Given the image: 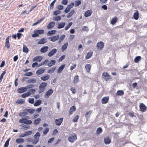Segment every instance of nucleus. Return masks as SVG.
Segmentation results:
<instances>
[{"instance_id":"nucleus-1","label":"nucleus","mask_w":147,"mask_h":147,"mask_svg":"<svg viewBox=\"0 0 147 147\" xmlns=\"http://www.w3.org/2000/svg\"><path fill=\"white\" fill-rule=\"evenodd\" d=\"M47 83L45 82L41 83L39 86L38 92L41 93L43 92L45 90L46 87L47 86Z\"/></svg>"},{"instance_id":"nucleus-2","label":"nucleus","mask_w":147,"mask_h":147,"mask_svg":"<svg viewBox=\"0 0 147 147\" xmlns=\"http://www.w3.org/2000/svg\"><path fill=\"white\" fill-rule=\"evenodd\" d=\"M77 139V135L74 133L70 134L68 138V140L72 143L74 142Z\"/></svg>"},{"instance_id":"nucleus-3","label":"nucleus","mask_w":147,"mask_h":147,"mask_svg":"<svg viewBox=\"0 0 147 147\" xmlns=\"http://www.w3.org/2000/svg\"><path fill=\"white\" fill-rule=\"evenodd\" d=\"M34 32V33L32 35V36L33 37H36L38 36L39 34H44L45 31L44 30H35Z\"/></svg>"},{"instance_id":"nucleus-4","label":"nucleus","mask_w":147,"mask_h":147,"mask_svg":"<svg viewBox=\"0 0 147 147\" xmlns=\"http://www.w3.org/2000/svg\"><path fill=\"white\" fill-rule=\"evenodd\" d=\"M19 122L20 123H23L25 124L29 125L32 123V121L30 120H28L25 118H22L20 119Z\"/></svg>"},{"instance_id":"nucleus-5","label":"nucleus","mask_w":147,"mask_h":147,"mask_svg":"<svg viewBox=\"0 0 147 147\" xmlns=\"http://www.w3.org/2000/svg\"><path fill=\"white\" fill-rule=\"evenodd\" d=\"M102 77L106 81H107L109 79H111V78L110 77V76L107 72H103L102 75Z\"/></svg>"},{"instance_id":"nucleus-6","label":"nucleus","mask_w":147,"mask_h":147,"mask_svg":"<svg viewBox=\"0 0 147 147\" xmlns=\"http://www.w3.org/2000/svg\"><path fill=\"white\" fill-rule=\"evenodd\" d=\"M139 106L140 111H141L144 112L146 111L147 107L146 105L143 103H140Z\"/></svg>"},{"instance_id":"nucleus-7","label":"nucleus","mask_w":147,"mask_h":147,"mask_svg":"<svg viewBox=\"0 0 147 147\" xmlns=\"http://www.w3.org/2000/svg\"><path fill=\"white\" fill-rule=\"evenodd\" d=\"M63 118L61 117L59 119H56L55 120V122L56 124L58 126L60 125L62 122Z\"/></svg>"},{"instance_id":"nucleus-8","label":"nucleus","mask_w":147,"mask_h":147,"mask_svg":"<svg viewBox=\"0 0 147 147\" xmlns=\"http://www.w3.org/2000/svg\"><path fill=\"white\" fill-rule=\"evenodd\" d=\"M104 47V43L102 41L98 42L97 44V47L98 49L101 50Z\"/></svg>"},{"instance_id":"nucleus-9","label":"nucleus","mask_w":147,"mask_h":147,"mask_svg":"<svg viewBox=\"0 0 147 147\" xmlns=\"http://www.w3.org/2000/svg\"><path fill=\"white\" fill-rule=\"evenodd\" d=\"M53 90L52 89H49L46 92L45 94V97L46 98H49V96L53 94Z\"/></svg>"},{"instance_id":"nucleus-10","label":"nucleus","mask_w":147,"mask_h":147,"mask_svg":"<svg viewBox=\"0 0 147 147\" xmlns=\"http://www.w3.org/2000/svg\"><path fill=\"white\" fill-rule=\"evenodd\" d=\"M104 142L106 144H109L111 142V139L109 136L105 137L104 139Z\"/></svg>"},{"instance_id":"nucleus-11","label":"nucleus","mask_w":147,"mask_h":147,"mask_svg":"<svg viewBox=\"0 0 147 147\" xmlns=\"http://www.w3.org/2000/svg\"><path fill=\"white\" fill-rule=\"evenodd\" d=\"M109 100V96L103 97L101 100V102L102 104H105L108 103Z\"/></svg>"},{"instance_id":"nucleus-12","label":"nucleus","mask_w":147,"mask_h":147,"mask_svg":"<svg viewBox=\"0 0 147 147\" xmlns=\"http://www.w3.org/2000/svg\"><path fill=\"white\" fill-rule=\"evenodd\" d=\"M59 35H57L56 36H54L51 37L50 38L51 39V41L53 42H55L59 39Z\"/></svg>"},{"instance_id":"nucleus-13","label":"nucleus","mask_w":147,"mask_h":147,"mask_svg":"<svg viewBox=\"0 0 147 147\" xmlns=\"http://www.w3.org/2000/svg\"><path fill=\"white\" fill-rule=\"evenodd\" d=\"M26 87H21L18 89V92L19 93H22L27 91Z\"/></svg>"},{"instance_id":"nucleus-14","label":"nucleus","mask_w":147,"mask_h":147,"mask_svg":"<svg viewBox=\"0 0 147 147\" xmlns=\"http://www.w3.org/2000/svg\"><path fill=\"white\" fill-rule=\"evenodd\" d=\"M57 51L56 49H53L48 53V56L49 57H52L55 53Z\"/></svg>"},{"instance_id":"nucleus-15","label":"nucleus","mask_w":147,"mask_h":147,"mask_svg":"<svg viewBox=\"0 0 147 147\" xmlns=\"http://www.w3.org/2000/svg\"><path fill=\"white\" fill-rule=\"evenodd\" d=\"M49 48L48 46H44L41 48L40 49V51L42 53H45L48 51Z\"/></svg>"},{"instance_id":"nucleus-16","label":"nucleus","mask_w":147,"mask_h":147,"mask_svg":"<svg viewBox=\"0 0 147 147\" xmlns=\"http://www.w3.org/2000/svg\"><path fill=\"white\" fill-rule=\"evenodd\" d=\"M55 25V23L54 22H50L47 26V28L48 29H51L53 28Z\"/></svg>"},{"instance_id":"nucleus-17","label":"nucleus","mask_w":147,"mask_h":147,"mask_svg":"<svg viewBox=\"0 0 147 147\" xmlns=\"http://www.w3.org/2000/svg\"><path fill=\"white\" fill-rule=\"evenodd\" d=\"M135 11L133 17L134 19L137 20L139 18V13L138 10H136Z\"/></svg>"},{"instance_id":"nucleus-18","label":"nucleus","mask_w":147,"mask_h":147,"mask_svg":"<svg viewBox=\"0 0 147 147\" xmlns=\"http://www.w3.org/2000/svg\"><path fill=\"white\" fill-rule=\"evenodd\" d=\"M50 78V76L49 75H44L41 77L40 79L41 80L45 81L48 80Z\"/></svg>"},{"instance_id":"nucleus-19","label":"nucleus","mask_w":147,"mask_h":147,"mask_svg":"<svg viewBox=\"0 0 147 147\" xmlns=\"http://www.w3.org/2000/svg\"><path fill=\"white\" fill-rule=\"evenodd\" d=\"M42 59V57L41 56H36L33 59V61H36L37 62H39L41 61Z\"/></svg>"},{"instance_id":"nucleus-20","label":"nucleus","mask_w":147,"mask_h":147,"mask_svg":"<svg viewBox=\"0 0 147 147\" xmlns=\"http://www.w3.org/2000/svg\"><path fill=\"white\" fill-rule=\"evenodd\" d=\"M118 20V18H117L115 16L111 20V23L112 25H114L117 22Z\"/></svg>"},{"instance_id":"nucleus-21","label":"nucleus","mask_w":147,"mask_h":147,"mask_svg":"<svg viewBox=\"0 0 147 147\" xmlns=\"http://www.w3.org/2000/svg\"><path fill=\"white\" fill-rule=\"evenodd\" d=\"M92 13V11L91 10H89L86 11L85 14L84 16L87 17L90 16Z\"/></svg>"},{"instance_id":"nucleus-22","label":"nucleus","mask_w":147,"mask_h":147,"mask_svg":"<svg viewBox=\"0 0 147 147\" xmlns=\"http://www.w3.org/2000/svg\"><path fill=\"white\" fill-rule=\"evenodd\" d=\"M9 36H7L5 39V46L8 49H9L10 47L9 42Z\"/></svg>"},{"instance_id":"nucleus-23","label":"nucleus","mask_w":147,"mask_h":147,"mask_svg":"<svg viewBox=\"0 0 147 147\" xmlns=\"http://www.w3.org/2000/svg\"><path fill=\"white\" fill-rule=\"evenodd\" d=\"M91 67V65L90 64H87L85 65V68L87 72L90 73Z\"/></svg>"},{"instance_id":"nucleus-24","label":"nucleus","mask_w":147,"mask_h":147,"mask_svg":"<svg viewBox=\"0 0 147 147\" xmlns=\"http://www.w3.org/2000/svg\"><path fill=\"white\" fill-rule=\"evenodd\" d=\"M47 40L44 38H42L38 42V44H42L46 43L47 42Z\"/></svg>"},{"instance_id":"nucleus-25","label":"nucleus","mask_w":147,"mask_h":147,"mask_svg":"<svg viewBox=\"0 0 147 147\" xmlns=\"http://www.w3.org/2000/svg\"><path fill=\"white\" fill-rule=\"evenodd\" d=\"M76 108L75 106L71 107L69 110V116L73 113V112L76 111Z\"/></svg>"},{"instance_id":"nucleus-26","label":"nucleus","mask_w":147,"mask_h":147,"mask_svg":"<svg viewBox=\"0 0 147 147\" xmlns=\"http://www.w3.org/2000/svg\"><path fill=\"white\" fill-rule=\"evenodd\" d=\"M93 52L92 51H90L87 53V55L85 57L86 59H88L90 58L92 55Z\"/></svg>"},{"instance_id":"nucleus-27","label":"nucleus","mask_w":147,"mask_h":147,"mask_svg":"<svg viewBox=\"0 0 147 147\" xmlns=\"http://www.w3.org/2000/svg\"><path fill=\"white\" fill-rule=\"evenodd\" d=\"M27 82L29 83L34 84L36 82V80L35 78H30L27 80Z\"/></svg>"},{"instance_id":"nucleus-28","label":"nucleus","mask_w":147,"mask_h":147,"mask_svg":"<svg viewBox=\"0 0 147 147\" xmlns=\"http://www.w3.org/2000/svg\"><path fill=\"white\" fill-rule=\"evenodd\" d=\"M45 71V69L44 68L40 69L36 71V73L38 75H40L43 73Z\"/></svg>"},{"instance_id":"nucleus-29","label":"nucleus","mask_w":147,"mask_h":147,"mask_svg":"<svg viewBox=\"0 0 147 147\" xmlns=\"http://www.w3.org/2000/svg\"><path fill=\"white\" fill-rule=\"evenodd\" d=\"M56 32L55 30H52L49 31L47 33V35L48 36H51L55 34Z\"/></svg>"},{"instance_id":"nucleus-30","label":"nucleus","mask_w":147,"mask_h":147,"mask_svg":"<svg viewBox=\"0 0 147 147\" xmlns=\"http://www.w3.org/2000/svg\"><path fill=\"white\" fill-rule=\"evenodd\" d=\"M65 67V64H63L60 66L58 69L57 72L60 73L61 71Z\"/></svg>"},{"instance_id":"nucleus-31","label":"nucleus","mask_w":147,"mask_h":147,"mask_svg":"<svg viewBox=\"0 0 147 147\" xmlns=\"http://www.w3.org/2000/svg\"><path fill=\"white\" fill-rule=\"evenodd\" d=\"M31 94L30 92H28L27 93H24L22 95V97L23 98H25L28 96H30Z\"/></svg>"},{"instance_id":"nucleus-32","label":"nucleus","mask_w":147,"mask_h":147,"mask_svg":"<svg viewBox=\"0 0 147 147\" xmlns=\"http://www.w3.org/2000/svg\"><path fill=\"white\" fill-rule=\"evenodd\" d=\"M42 102V101L40 100H38L36 101L34 104V106L35 107H37L40 105Z\"/></svg>"},{"instance_id":"nucleus-33","label":"nucleus","mask_w":147,"mask_h":147,"mask_svg":"<svg viewBox=\"0 0 147 147\" xmlns=\"http://www.w3.org/2000/svg\"><path fill=\"white\" fill-rule=\"evenodd\" d=\"M56 61L54 60H52L48 64V66L49 67H51L55 64Z\"/></svg>"},{"instance_id":"nucleus-34","label":"nucleus","mask_w":147,"mask_h":147,"mask_svg":"<svg viewBox=\"0 0 147 147\" xmlns=\"http://www.w3.org/2000/svg\"><path fill=\"white\" fill-rule=\"evenodd\" d=\"M65 22H62L59 24L57 27L58 29H61L63 28L65 25Z\"/></svg>"},{"instance_id":"nucleus-35","label":"nucleus","mask_w":147,"mask_h":147,"mask_svg":"<svg viewBox=\"0 0 147 147\" xmlns=\"http://www.w3.org/2000/svg\"><path fill=\"white\" fill-rule=\"evenodd\" d=\"M68 44L66 42L64 45H63L61 47V50L62 51L64 52L67 49Z\"/></svg>"},{"instance_id":"nucleus-36","label":"nucleus","mask_w":147,"mask_h":147,"mask_svg":"<svg viewBox=\"0 0 147 147\" xmlns=\"http://www.w3.org/2000/svg\"><path fill=\"white\" fill-rule=\"evenodd\" d=\"M102 129L101 127H98L96 131V134L97 135H99L102 132Z\"/></svg>"},{"instance_id":"nucleus-37","label":"nucleus","mask_w":147,"mask_h":147,"mask_svg":"<svg viewBox=\"0 0 147 147\" xmlns=\"http://www.w3.org/2000/svg\"><path fill=\"white\" fill-rule=\"evenodd\" d=\"M124 94V92L122 90H119L117 91L116 95L117 96H122Z\"/></svg>"},{"instance_id":"nucleus-38","label":"nucleus","mask_w":147,"mask_h":147,"mask_svg":"<svg viewBox=\"0 0 147 147\" xmlns=\"http://www.w3.org/2000/svg\"><path fill=\"white\" fill-rule=\"evenodd\" d=\"M28 114L27 113L26 111L24 112H21L18 115L19 116L21 117H24Z\"/></svg>"},{"instance_id":"nucleus-39","label":"nucleus","mask_w":147,"mask_h":147,"mask_svg":"<svg viewBox=\"0 0 147 147\" xmlns=\"http://www.w3.org/2000/svg\"><path fill=\"white\" fill-rule=\"evenodd\" d=\"M142 59L141 57L140 56L136 57L134 59V61L136 63L139 62Z\"/></svg>"},{"instance_id":"nucleus-40","label":"nucleus","mask_w":147,"mask_h":147,"mask_svg":"<svg viewBox=\"0 0 147 147\" xmlns=\"http://www.w3.org/2000/svg\"><path fill=\"white\" fill-rule=\"evenodd\" d=\"M74 12L75 11L74 9L71 10L70 12L67 15V17L68 18L71 17Z\"/></svg>"},{"instance_id":"nucleus-41","label":"nucleus","mask_w":147,"mask_h":147,"mask_svg":"<svg viewBox=\"0 0 147 147\" xmlns=\"http://www.w3.org/2000/svg\"><path fill=\"white\" fill-rule=\"evenodd\" d=\"M22 51L24 52L27 53L28 52L29 50L27 46L25 45L23 46Z\"/></svg>"},{"instance_id":"nucleus-42","label":"nucleus","mask_w":147,"mask_h":147,"mask_svg":"<svg viewBox=\"0 0 147 147\" xmlns=\"http://www.w3.org/2000/svg\"><path fill=\"white\" fill-rule=\"evenodd\" d=\"M61 17L60 16L54 17L53 18V20L55 21H58L61 20Z\"/></svg>"},{"instance_id":"nucleus-43","label":"nucleus","mask_w":147,"mask_h":147,"mask_svg":"<svg viewBox=\"0 0 147 147\" xmlns=\"http://www.w3.org/2000/svg\"><path fill=\"white\" fill-rule=\"evenodd\" d=\"M39 141V139L34 138V139L32 140V143L33 144H36Z\"/></svg>"},{"instance_id":"nucleus-44","label":"nucleus","mask_w":147,"mask_h":147,"mask_svg":"<svg viewBox=\"0 0 147 147\" xmlns=\"http://www.w3.org/2000/svg\"><path fill=\"white\" fill-rule=\"evenodd\" d=\"M25 111H27L30 113L31 114H32L34 113L35 111V110L34 109H25Z\"/></svg>"},{"instance_id":"nucleus-45","label":"nucleus","mask_w":147,"mask_h":147,"mask_svg":"<svg viewBox=\"0 0 147 147\" xmlns=\"http://www.w3.org/2000/svg\"><path fill=\"white\" fill-rule=\"evenodd\" d=\"M16 141L18 143H22L24 142V140L23 138H18L16 140Z\"/></svg>"},{"instance_id":"nucleus-46","label":"nucleus","mask_w":147,"mask_h":147,"mask_svg":"<svg viewBox=\"0 0 147 147\" xmlns=\"http://www.w3.org/2000/svg\"><path fill=\"white\" fill-rule=\"evenodd\" d=\"M56 69V67H53L50 69H49L48 71V73L52 74L53 73V72Z\"/></svg>"},{"instance_id":"nucleus-47","label":"nucleus","mask_w":147,"mask_h":147,"mask_svg":"<svg viewBox=\"0 0 147 147\" xmlns=\"http://www.w3.org/2000/svg\"><path fill=\"white\" fill-rule=\"evenodd\" d=\"M79 76H75L73 80V81L74 84L77 83L78 81Z\"/></svg>"},{"instance_id":"nucleus-48","label":"nucleus","mask_w":147,"mask_h":147,"mask_svg":"<svg viewBox=\"0 0 147 147\" xmlns=\"http://www.w3.org/2000/svg\"><path fill=\"white\" fill-rule=\"evenodd\" d=\"M65 37V35L64 34L62 35L59 38L58 41L59 43H61L64 40Z\"/></svg>"},{"instance_id":"nucleus-49","label":"nucleus","mask_w":147,"mask_h":147,"mask_svg":"<svg viewBox=\"0 0 147 147\" xmlns=\"http://www.w3.org/2000/svg\"><path fill=\"white\" fill-rule=\"evenodd\" d=\"M6 70L4 71L1 74V76L0 77V83L2 82L3 76L6 73Z\"/></svg>"},{"instance_id":"nucleus-50","label":"nucleus","mask_w":147,"mask_h":147,"mask_svg":"<svg viewBox=\"0 0 147 147\" xmlns=\"http://www.w3.org/2000/svg\"><path fill=\"white\" fill-rule=\"evenodd\" d=\"M61 11L59 10H57L55 11L53 13V15L54 16H57L61 13Z\"/></svg>"},{"instance_id":"nucleus-51","label":"nucleus","mask_w":147,"mask_h":147,"mask_svg":"<svg viewBox=\"0 0 147 147\" xmlns=\"http://www.w3.org/2000/svg\"><path fill=\"white\" fill-rule=\"evenodd\" d=\"M89 30V29L88 28L87 26H84L82 29V30H81V31H88Z\"/></svg>"},{"instance_id":"nucleus-52","label":"nucleus","mask_w":147,"mask_h":147,"mask_svg":"<svg viewBox=\"0 0 147 147\" xmlns=\"http://www.w3.org/2000/svg\"><path fill=\"white\" fill-rule=\"evenodd\" d=\"M40 121L41 119L40 118H38L36 119L35 120H34V124L36 125L39 124Z\"/></svg>"},{"instance_id":"nucleus-53","label":"nucleus","mask_w":147,"mask_h":147,"mask_svg":"<svg viewBox=\"0 0 147 147\" xmlns=\"http://www.w3.org/2000/svg\"><path fill=\"white\" fill-rule=\"evenodd\" d=\"M56 0H54L51 3V4H50V9H53V8L54 4L55 2L56 1Z\"/></svg>"},{"instance_id":"nucleus-54","label":"nucleus","mask_w":147,"mask_h":147,"mask_svg":"<svg viewBox=\"0 0 147 147\" xmlns=\"http://www.w3.org/2000/svg\"><path fill=\"white\" fill-rule=\"evenodd\" d=\"M72 22H70L69 23L67 26L65 27V30H67L69 29V28L70 27V26L72 25Z\"/></svg>"},{"instance_id":"nucleus-55","label":"nucleus","mask_w":147,"mask_h":147,"mask_svg":"<svg viewBox=\"0 0 147 147\" xmlns=\"http://www.w3.org/2000/svg\"><path fill=\"white\" fill-rule=\"evenodd\" d=\"M10 138L8 139L5 142L3 147H8L9 144V142L10 140Z\"/></svg>"},{"instance_id":"nucleus-56","label":"nucleus","mask_w":147,"mask_h":147,"mask_svg":"<svg viewBox=\"0 0 147 147\" xmlns=\"http://www.w3.org/2000/svg\"><path fill=\"white\" fill-rule=\"evenodd\" d=\"M40 136V134L39 133L37 132L34 136V138H38L39 139V138Z\"/></svg>"},{"instance_id":"nucleus-57","label":"nucleus","mask_w":147,"mask_h":147,"mask_svg":"<svg viewBox=\"0 0 147 147\" xmlns=\"http://www.w3.org/2000/svg\"><path fill=\"white\" fill-rule=\"evenodd\" d=\"M49 129L48 128H46L44 129L43 132V134L44 135H45L47 134L49 131Z\"/></svg>"},{"instance_id":"nucleus-58","label":"nucleus","mask_w":147,"mask_h":147,"mask_svg":"<svg viewBox=\"0 0 147 147\" xmlns=\"http://www.w3.org/2000/svg\"><path fill=\"white\" fill-rule=\"evenodd\" d=\"M79 116L78 115H77L76 116L74 117V119H73L72 121L73 122H76L78 121V120L79 119Z\"/></svg>"},{"instance_id":"nucleus-59","label":"nucleus","mask_w":147,"mask_h":147,"mask_svg":"<svg viewBox=\"0 0 147 147\" xmlns=\"http://www.w3.org/2000/svg\"><path fill=\"white\" fill-rule=\"evenodd\" d=\"M30 127V126L28 125H24L22 127V129H27Z\"/></svg>"},{"instance_id":"nucleus-60","label":"nucleus","mask_w":147,"mask_h":147,"mask_svg":"<svg viewBox=\"0 0 147 147\" xmlns=\"http://www.w3.org/2000/svg\"><path fill=\"white\" fill-rule=\"evenodd\" d=\"M34 98H29L28 99V102L31 104H33L34 102Z\"/></svg>"},{"instance_id":"nucleus-61","label":"nucleus","mask_w":147,"mask_h":147,"mask_svg":"<svg viewBox=\"0 0 147 147\" xmlns=\"http://www.w3.org/2000/svg\"><path fill=\"white\" fill-rule=\"evenodd\" d=\"M32 133V131H27L25 132V135L26 136H28L29 135H31Z\"/></svg>"},{"instance_id":"nucleus-62","label":"nucleus","mask_w":147,"mask_h":147,"mask_svg":"<svg viewBox=\"0 0 147 147\" xmlns=\"http://www.w3.org/2000/svg\"><path fill=\"white\" fill-rule=\"evenodd\" d=\"M34 85L30 84L27 85V86L26 87V88L27 90L28 89L32 88L34 87Z\"/></svg>"},{"instance_id":"nucleus-63","label":"nucleus","mask_w":147,"mask_h":147,"mask_svg":"<svg viewBox=\"0 0 147 147\" xmlns=\"http://www.w3.org/2000/svg\"><path fill=\"white\" fill-rule=\"evenodd\" d=\"M81 2L80 1L78 0L75 2V6H78L81 4Z\"/></svg>"},{"instance_id":"nucleus-64","label":"nucleus","mask_w":147,"mask_h":147,"mask_svg":"<svg viewBox=\"0 0 147 147\" xmlns=\"http://www.w3.org/2000/svg\"><path fill=\"white\" fill-rule=\"evenodd\" d=\"M24 102V101L23 99H20L18 100H17L16 101V103L18 104H22Z\"/></svg>"}]
</instances>
